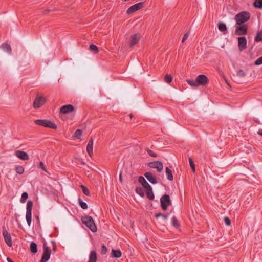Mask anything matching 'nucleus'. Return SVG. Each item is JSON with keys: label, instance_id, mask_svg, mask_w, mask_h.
Masks as SVG:
<instances>
[{"label": "nucleus", "instance_id": "obj_20", "mask_svg": "<svg viewBox=\"0 0 262 262\" xmlns=\"http://www.w3.org/2000/svg\"><path fill=\"white\" fill-rule=\"evenodd\" d=\"M122 256V253L119 249H112L111 251V256L113 258H119Z\"/></svg>", "mask_w": 262, "mask_h": 262}, {"label": "nucleus", "instance_id": "obj_33", "mask_svg": "<svg viewBox=\"0 0 262 262\" xmlns=\"http://www.w3.org/2000/svg\"><path fill=\"white\" fill-rule=\"evenodd\" d=\"M81 188L82 189L83 193L86 196L90 195V192L89 189L83 185H81Z\"/></svg>", "mask_w": 262, "mask_h": 262}, {"label": "nucleus", "instance_id": "obj_55", "mask_svg": "<svg viewBox=\"0 0 262 262\" xmlns=\"http://www.w3.org/2000/svg\"><path fill=\"white\" fill-rule=\"evenodd\" d=\"M56 245H55V247H54L53 248V250L55 251L56 250Z\"/></svg>", "mask_w": 262, "mask_h": 262}, {"label": "nucleus", "instance_id": "obj_23", "mask_svg": "<svg viewBox=\"0 0 262 262\" xmlns=\"http://www.w3.org/2000/svg\"><path fill=\"white\" fill-rule=\"evenodd\" d=\"M145 190L146 191V194H147V198L150 200H153L155 198V195L153 193L152 187H151L149 189H147Z\"/></svg>", "mask_w": 262, "mask_h": 262}, {"label": "nucleus", "instance_id": "obj_1", "mask_svg": "<svg viewBox=\"0 0 262 262\" xmlns=\"http://www.w3.org/2000/svg\"><path fill=\"white\" fill-rule=\"evenodd\" d=\"M251 17L250 13L248 11H241L234 17V20L236 25L246 24Z\"/></svg>", "mask_w": 262, "mask_h": 262}, {"label": "nucleus", "instance_id": "obj_28", "mask_svg": "<svg viewBox=\"0 0 262 262\" xmlns=\"http://www.w3.org/2000/svg\"><path fill=\"white\" fill-rule=\"evenodd\" d=\"M2 47L6 52H7L9 54L11 53V47L9 44L7 43H5L2 44Z\"/></svg>", "mask_w": 262, "mask_h": 262}, {"label": "nucleus", "instance_id": "obj_2", "mask_svg": "<svg viewBox=\"0 0 262 262\" xmlns=\"http://www.w3.org/2000/svg\"><path fill=\"white\" fill-rule=\"evenodd\" d=\"M82 222L93 232L97 231V227L92 217L86 215L81 219Z\"/></svg>", "mask_w": 262, "mask_h": 262}, {"label": "nucleus", "instance_id": "obj_34", "mask_svg": "<svg viewBox=\"0 0 262 262\" xmlns=\"http://www.w3.org/2000/svg\"><path fill=\"white\" fill-rule=\"evenodd\" d=\"M90 50L95 53H97L99 52L98 48L94 44H91L90 45Z\"/></svg>", "mask_w": 262, "mask_h": 262}, {"label": "nucleus", "instance_id": "obj_46", "mask_svg": "<svg viewBox=\"0 0 262 262\" xmlns=\"http://www.w3.org/2000/svg\"><path fill=\"white\" fill-rule=\"evenodd\" d=\"M224 221L225 222V224L228 226H229L231 225V220L228 217H225L224 218Z\"/></svg>", "mask_w": 262, "mask_h": 262}, {"label": "nucleus", "instance_id": "obj_8", "mask_svg": "<svg viewBox=\"0 0 262 262\" xmlns=\"http://www.w3.org/2000/svg\"><path fill=\"white\" fill-rule=\"evenodd\" d=\"M195 82L197 83L198 86L200 85L206 86L209 83V79L205 75L201 74L196 78Z\"/></svg>", "mask_w": 262, "mask_h": 262}, {"label": "nucleus", "instance_id": "obj_17", "mask_svg": "<svg viewBox=\"0 0 262 262\" xmlns=\"http://www.w3.org/2000/svg\"><path fill=\"white\" fill-rule=\"evenodd\" d=\"M140 38V34L136 33L131 36V41L129 43L130 47H133L138 43Z\"/></svg>", "mask_w": 262, "mask_h": 262}, {"label": "nucleus", "instance_id": "obj_49", "mask_svg": "<svg viewBox=\"0 0 262 262\" xmlns=\"http://www.w3.org/2000/svg\"><path fill=\"white\" fill-rule=\"evenodd\" d=\"M93 138L92 137L91 138L90 140H89L88 144H90L91 145L93 146Z\"/></svg>", "mask_w": 262, "mask_h": 262}, {"label": "nucleus", "instance_id": "obj_43", "mask_svg": "<svg viewBox=\"0 0 262 262\" xmlns=\"http://www.w3.org/2000/svg\"><path fill=\"white\" fill-rule=\"evenodd\" d=\"M39 168H40L42 170L45 171V172H47V170L46 169V167L43 163V162L42 161H40L39 162Z\"/></svg>", "mask_w": 262, "mask_h": 262}, {"label": "nucleus", "instance_id": "obj_36", "mask_svg": "<svg viewBox=\"0 0 262 262\" xmlns=\"http://www.w3.org/2000/svg\"><path fill=\"white\" fill-rule=\"evenodd\" d=\"M189 162L190 166L193 172L195 171V164L191 158H189Z\"/></svg>", "mask_w": 262, "mask_h": 262}, {"label": "nucleus", "instance_id": "obj_54", "mask_svg": "<svg viewBox=\"0 0 262 262\" xmlns=\"http://www.w3.org/2000/svg\"><path fill=\"white\" fill-rule=\"evenodd\" d=\"M50 11V10L47 9L45 11V13H49Z\"/></svg>", "mask_w": 262, "mask_h": 262}, {"label": "nucleus", "instance_id": "obj_53", "mask_svg": "<svg viewBox=\"0 0 262 262\" xmlns=\"http://www.w3.org/2000/svg\"><path fill=\"white\" fill-rule=\"evenodd\" d=\"M17 222H18V228H22V226L21 225V224L18 222V220H16Z\"/></svg>", "mask_w": 262, "mask_h": 262}, {"label": "nucleus", "instance_id": "obj_35", "mask_svg": "<svg viewBox=\"0 0 262 262\" xmlns=\"http://www.w3.org/2000/svg\"><path fill=\"white\" fill-rule=\"evenodd\" d=\"M155 216L157 219L159 217H162L164 219L166 220V219H167L168 218V215L159 212V213H155Z\"/></svg>", "mask_w": 262, "mask_h": 262}, {"label": "nucleus", "instance_id": "obj_40", "mask_svg": "<svg viewBox=\"0 0 262 262\" xmlns=\"http://www.w3.org/2000/svg\"><path fill=\"white\" fill-rule=\"evenodd\" d=\"M187 82H188V83L192 86H195V87H197L198 86V84H197V83H196V79L195 80H187Z\"/></svg>", "mask_w": 262, "mask_h": 262}, {"label": "nucleus", "instance_id": "obj_25", "mask_svg": "<svg viewBox=\"0 0 262 262\" xmlns=\"http://www.w3.org/2000/svg\"><path fill=\"white\" fill-rule=\"evenodd\" d=\"M253 6L255 8L262 9V0H254Z\"/></svg>", "mask_w": 262, "mask_h": 262}, {"label": "nucleus", "instance_id": "obj_13", "mask_svg": "<svg viewBox=\"0 0 262 262\" xmlns=\"http://www.w3.org/2000/svg\"><path fill=\"white\" fill-rule=\"evenodd\" d=\"M45 102V99L43 97L37 95L33 102V107L35 108H39L42 106Z\"/></svg>", "mask_w": 262, "mask_h": 262}, {"label": "nucleus", "instance_id": "obj_47", "mask_svg": "<svg viewBox=\"0 0 262 262\" xmlns=\"http://www.w3.org/2000/svg\"><path fill=\"white\" fill-rule=\"evenodd\" d=\"M189 36V33L188 32H187L186 33L184 36H183V37L182 39V42L183 43L184 42V41L187 39V38H188Z\"/></svg>", "mask_w": 262, "mask_h": 262}, {"label": "nucleus", "instance_id": "obj_38", "mask_svg": "<svg viewBox=\"0 0 262 262\" xmlns=\"http://www.w3.org/2000/svg\"><path fill=\"white\" fill-rule=\"evenodd\" d=\"M172 79V77L170 75L166 74L164 77V80L167 83L171 82Z\"/></svg>", "mask_w": 262, "mask_h": 262}, {"label": "nucleus", "instance_id": "obj_18", "mask_svg": "<svg viewBox=\"0 0 262 262\" xmlns=\"http://www.w3.org/2000/svg\"><path fill=\"white\" fill-rule=\"evenodd\" d=\"M139 182L142 185L145 190L149 189L151 186L148 184L145 178L142 176H140L138 178Z\"/></svg>", "mask_w": 262, "mask_h": 262}, {"label": "nucleus", "instance_id": "obj_6", "mask_svg": "<svg viewBox=\"0 0 262 262\" xmlns=\"http://www.w3.org/2000/svg\"><path fill=\"white\" fill-rule=\"evenodd\" d=\"M33 206V202L31 200H28L27 203L26 219L28 225L31 226L32 222V209Z\"/></svg>", "mask_w": 262, "mask_h": 262}, {"label": "nucleus", "instance_id": "obj_42", "mask_svg": "<svg viewBox=\"0 0 262 262\" xmlns=\"http://www.w3.org/2000/svg\"><path fill=\"white\" fill-rule=\"evenodd\" d=\"M107 248L104 244H103L101 246V253L102 255H104V254H106L107 253Z\"/></svg>", "mask_w": 262, "mask_h": 262}, {"label": "nucleus", "instance_id": "obj_50", "mask_svg": "<svg viewBox=\"0 0 262 262\" xmlns=\"http://www.w3.org/2000/svg\"><path fill=\"white\" fill-rule=\"evenodd\" d=\"M253 120L254 122H255L256 123H257L258 124H260V121L257 119H255V118H254L253 119Z\"/></svg>", "mask_w": 262, "mask_h": 262}, {"label": "nucleus", "instance_id": "obj_15", "mask_svg": "<svg viewBox=\"0 0 262 262\" xmlns=\"http://www.w3.org/2000/svg\"><path fill=\"white\" fill-rule=\"evenodd\" d=\"M15 154L17 157L22 160H28L29 159L28 154L24 151L16 150L15 151Z\"/></svg>", "mask_w": 262, "mask_h": 262}, {"label": "nucleus", "instance_id": "obj_51", "mask_svg": "<svg viewBox=\"0 0 262 262\" xmlns=\"http://www.w3.org/2000/svg\"><path fill=\"white\" fill-rule=\"evenodd\" d=\"M257 134L260 136H262V129H259L258 132H257Z\"/></svg>", "mask_w": 262, "mask_h": 262}, {"label": "nucleus", "instance_id": "obj_16", "mask_svg": "<svg viewBox=\"0 0 262 262\" xmlns=\"http://www.w3.org/2000/svg\"><path fill=\"white\" fill-rule=\"evenodd\" d=\"M144 176L150 183L152 184L157 183L158 181L156 178L151 172H145Z\"/></svg>", "mask_w": 262, "mask_h": 262}, {"label": "nucleus", "instance_id": "obj_45", "mask_svg": "<svg viewBox=\"0 0 262 262\" xmlns=\"http://www.w3.org/2000/svg\"><path fill=\"white\" fill-rule=\"evenodd\" d=\"M262 64V56L258 58L257 60L254 62L255 66H259Z\"/></svg>", "mask_w": 262, "mask_h": 262}, {"label": "nucleus", "instance_id": "obj_4", "mask_svg": "<svg viewBox=\"0 0 262 262\" xmlns=\"http://www.w3.org/2000/svg\"><path fill=\"white\" fill-rule=\"evenodd\" d=\"M160 206L164 211L167 209L168 207L171 205V201L169 194H164L160 198Z\"/></svg>", "mask_w": 262, "mask_h": 262}, {"label": "nucleus", "instance_id": "obj_12", "mask_svg": "<svg viewBox=\"0 0 262 262\" xmlns=\"http://www.w3.org/2000/svg\"><path fill=\"white\" fill-rule=\"evenodd\" d=\"M238 47L240 51H242L247 47V41L245 36H239L237 38Z\"/></svg>", "mask_w": 262, "mask_h": 262}, {"label": "nucleus", "instance_id": "obj_32", "mask_svg": "<svg viewBox=\"0 0 262 262\" xmlns=\"http://www.w3.org/2000/svg\"><path fill=\"white\" fill-rule=\"evenodd\" d=\"M93 146L91 145L90 144H88L86 146V151L89 155L90 157H92L93 155Z\"/></svg>", "mask_w": 262, "mask_h": 262}, {"label": "nucleus", "instance_id": "obj_26", "mask_svg": "<svg viewBox=\"0 0 262 262\" xmlns=\"http://www.w3.org/2000/svg\"><path fill=\"white\" fill-rule=\"evenodd\" d=\"M254 41L256 42H260L262 41V30L257 31L256 36L254 38Z\"/></svg>", "mask_w": 262, "mask_h": 262}, {"label": "nucleus", "instance_id": "obj_5", "mask_svg": "<svg viewBox=\"0 0 262 262\" xmlns=\"http://www.w3.org/2000/svg\"><path fill=\"white\" fill-rule=\"evenodd\" d=\"M248 26L247 24L236 25L235 26V34L239 36H244L247 34Z\"/></svg>", "mask_w": 262, "mask_h": 262}, {"label": "nucleus", "instance_id": "obj_57", "mask_svg": "<svg viewBox=\"0 0 262 262\" xmlns=\"http://www.w3.org/2000/svg\"><path fill=\"white\" fill-rule=\"evenodd\" d=\"M52 243H53L55 244V242H54V241H52Z\"/></svg>", "mask_w": 262, "mask_h": 262}, {"label": "nucleus", "instance_id": "obj_21", "mask_svg": "<svg viewBox=\"0 0 262 262\" xmlns=\"http://www.w3.org/2000/svg\"><path fill=\"white\" fill-rule=\"evenodd\" d=\"M30 249L31 252L33 254H35L37 252V245L34 242H32L30 245Z\"/></svg>", "mask_w": 262, "mask_h": 262}, {"label": "nucleus", "instance_id": "obj_10", "mask_svg": "<svg viewBox=\"0 0 262 262\" xmlns=\"http://www.w3.org/2000/svg\"><path fill=\"white\" fill-rule=\"evenodd\" d=\"M3 235L6 243L9 247L12 245V241L10 234L6 230L5 226L3 227Z\"/></svg>", "mask_w": 262, "mask_h": 262}, {"label": "nucleus", "instance_id": "obj_56", "mask_svg": "<svg viewBox=\"0 0 262 262\" xmlns=\"http://www.w3.org/2000/svg\"><path fill=\"white\" fill-rule=\"evenodd\" d=\"M130 117H131V118H132V117H133V115H132V114H130Z\"/></svg>", "mask_w": 262, "mask_h": 262}, {"label": "nucleus", "instance_id": "obj_22", "mask_svg": "<svg viewBox=\"0 0 262 262\" xmlns=\"http://www.w3.org/2000/svg\"><path fill=\"white\" fill-rule=\"evenodd\" d=\"M97 257L95 251H92L90 253L89 256V260L88 262H97Z\"/></svg>", "mask_w": 262, "mask_h": 262}, {"label": "nucleus", "instance_id": "obj_9", "mask_svg": "<svg viewBox=\"0 0 262 262\" xmlns=\"http://www.w3.org/2000/svg\"><path fill=\"white\" fill-rule=\"evenodd\" d=\"M148 166L152 168H156L158 172H161L163 168V163L159 161L150 162L148 163Z\"/></svg>", "mask_w": 262, "mask_h": 262}, {"label": "nucleus", "instance_id": "obj_27", "mask_svg": "<svg viewBox=\"0 0 262 262\" xmlns=\"http://www.w3.org/2000/svg\"><path fill=\"white\" fill-rule=\"evenodd\" d=\"M171 224L173 227L176 228H178L180 226V222L174 216H173L171 219Z\"/></svg>", "mask_w": 262, "mask_h": 262}, {"label": "nucleus", "instance_id": "obj_3", "mask_svg": "<svg viewBox=\"0 0 262 262\" xmlns=\"http://www.w3.org/2000/svg\"><path fill=\"white\" fill-rule=\"evenodd\" d=\"M34 122L37 125L45 127H48L54 129H56L57 128V125L54 123L47 119H37L35 120Z\"/></svg>", "mask_w": 262, "mask_h": 262}, {"label": "nucleus", "instance_id": "obj_48", "mask_svg": "<svg viewBox=\"0 0 262 262\" xmlns=\"http://www.w3.org/2000/svg\"><path fill=\"white\" fill-rule=\"evenodd\" d=\"M122 172H120V174H119V181L121 183H123V178H122Z\"/></svg>", "mask_w": 262, "mask_h": 262}, {"label": "nucleus", "instance_id": "obj_52", "mask_svg": "<svg viewBox=\"0 0 262 262\" xmlns=\"http://www.w3.org/2000/svg\"><path fill=\"white\" fill-rule=\"evenodd\" d=\"M7 261L8 262H14L10 258L7 257Z\"/></svg>", "mask_w": 262, "mask_h": 262}, {"label": "nucleus", "instance_id": "obj_14", "mask_svg": "<svg viewBox=\"0 0 262 262\" xmlns=\"http://www.w3.org/2000/svg\"><path fill=\"white\" fill-rule=\"evenodd\" d=\"M75 110V107L71 104L63 105L60 108V113L63 114H67L72 112Z\"/></svg>", "mask_w": 262, "mask_h": 262}, {"label": "nucleus", "instance_id": "obj_7", "mask_svg": "<svg viewBox=\"0 0 262 262\" xmlns=\"http://www.w3.org/2000/svg\"><path fill=\"white\" fill-rule=\"evenodd\" d=\"M51 255V250L47 246L46 243L43 245V254L41 256L40 262H47L50 259Z\"/></svg>", "mask_w": 262, "mask_h": 262}, {"label": "nucleus", "instance_id": "obj_30", "mask_svg": "<svg viewBox=\"0 0 262 262\" xmlns=\"http://www.w3.org/2000/svg\"><path fill=\"white\" fill-rule=\"evenodd\" d=\"M78 201L79 203V206L81 207V208L83 209H86L88 208V205L87 204L83 202L81 198H78Z\"/></svg>", "mask_w": 262, "mask_h": 262}, {"label": "nucleus", "instance_id": "obj_29", "mask_svg": "<svg viewBox=\"0 0 262 262\" xmlns=\"http://www.w3.org/2000/svg\"><path fill=\"white\" fill-rule=\"evenodd\" d=\"M15 170L18 174H22L24 172V168L22 166L16 165Z\"/></svg>", "mask_w": 262, "mask_h": 262}, {"label": "nucleus", "instance_id": "obj_31", "mask_svg": "<svg viewBox=\"0 0 262 262\" xmlns=\"http://www.w3.org/2000/svg\"><path fill=\"white\" fill-rule=\"evenodd\" d=\"M135 191L137 194H138L142 197H143L145 195L143 189L141 187H136Z\"/></svg>", "mask_w": 262, "mask_h": 262}, {"label": "nucleus", "instance_id": "obj_24", "mask_svg": "<svg viewBox=\"0 0 262 262\" xmlns=\"http://www.w3.org/2000/svg\"><path fill=\"white\" fill-rule=\"evenodd\" d=\"M165 170L167 179L169 181H173V177L172 170L170 169L168 167H166Z\"/></svg>", "mask_w": 262, "mask_h": 262}, {"label": "nucleus", "instance_id": "obj_39", "mask_svg": "<svg viewBox=\"0 0 262 262\" xmlns=\"http://www.w3.org/2000/svg\"><path fill=\"white\" fill-rule=\"evenodd\" d=\"M145 150L147 151V152L148 153V154L152 157H157V154L151 150H150V149H149L148 148H146L145 149Z\"/></svg>", "mask_w": 262, "mask_h": 262}, {"label": "nucleus", "instance_id": "obj_19", "mask_svg": "<svg viewBox=\"0 0 262 262\" xmlns=\"http://www.w3.org/2000/svg\"><path fill=\"white\" fill-rule=\"evenodd\" d=\"M219 30L223 33L224 34H226L227 33V27L225 23L220 21L217 24Z\"/></svg>", "mask_w": 262, "mask_h": 262}, {"label": "nucleus", "instance_id": "obj_11", "mask_svg": "<svg viewBox=\"0 0 262 262\" xmlns=\"http://www.w3.org/2000/svg\"><path fill=\"white\" fill-rule=\"evenodd\" d=\"M144 2H140L130 6L126 11L128 14H132L143 7Z\"/></svg>", "mask_w": 262, "mask_h": 262}, {"label": "nucleus", "instance_id": "obj_41", "mask_svg": "<svg viewBox=\"0 0 262 262\" xmlns=\"http://www.w3.org/2000/svg\"><path fill=\"white\" fill-rule=\"evenodd\" d=\"M81 134H82V130L80 129H78L75 132V133L74 134V137L79 138V137H80L81 136Z\"/></svg>", "mask_w": 262, "mask_h": 262}, {"label": "nucleus", "instance_id": "obj_44", "mask_svg": "<svg viewBox=\"0 0 262 262\" xmlns=\"http://www.w3.org/2000/svg\"><path fill=\"white\" fill-rule=\"evenodd\" d=\"M237 75L239 77H244L246 76L245 73L242 70H239L237 73Z\"/></svg>", "mask_w": 262, "mask_h": 262}, {"label": "nucleus", "instance_id": "obj_37", "mask_svg": "<svg viewBox=\"0 0 262 262\" xmlns=\"http://www.w3.org/2000/svg\"><path fill=\"white\" fill-rule=\"evenodd\" d=\"M28 198V193L26 192H23L21 194V197L20 198V202L21 203H25L26 201Z\"/></svg>", "mask_w": 262, "mask_h": 262}]
</instances>
